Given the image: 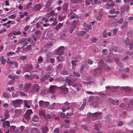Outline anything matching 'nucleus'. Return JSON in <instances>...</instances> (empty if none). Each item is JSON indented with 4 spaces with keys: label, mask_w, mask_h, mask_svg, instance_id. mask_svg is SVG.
<instances>
[{
    "label": "nucleus",
    "mask_w": 133,
    "mask_h": 133,
    "mask_svg": "<svg viewBox=\"0 0 133 133\" xmlns=\"http://www.w3.org/2000/svg\"><path fill=\"white\" fill-rule=\"evenodd\" d=\"M94 126L95 127V129L97 131V133H102V132L99 130L102 127L101 125L98 122L95 123Z\"/></svg>",
    "instance_id": "1"
},
{
    "label": "nucleus",
    "mask_w": 133,
    "mask_h": 133,
    "mask_svg": "<svg viewBox=\"0 0 133 133\" xmlns=\"http://www.w3.org/2000/svg\"><path fill=\"white\" fill-rule=\"evenodd\" d=\"M22 103V100L21 99H17L13 101L12 104L15 108L18 107Z\"/></svg>",
    "instance_id": "2"
},
{
    "label": "nucleus",
    "mask_w": 133,
    "mask_h": 133,
    "mask_svg": "<svg viewBox=\"0 0 133 133\" xmlns=\"http://www.w3.org/2000/svg\"><path fill=\"white\" fill-rule=\"evenodd\" d=\"M32 111L31 109L27 110L24 115V117L25 119L28 121L30 119V115L32 114Z\"/></svg>",
    "instance_id": "3"
},
{
    "label": "nucleus",
    "mask_w": 133,
    "mask_h": 133,
    "mask_svg": "<svg viewBox=\"0 0 133 133\" xmlns=\"http://www.w3.org/2000/svg\"><path fill=\"white\" fill-rule=\"evenodd\" d=\"M39 88V85L36 83L34 84L31 86V89L33 92H38Z\"/></svg>",
    "instance_id": "4"
},
{
    "label": "nucleus",
    "mask_w": 133,
    "mask_h": 133,
    "mask_svg": "<svg viewBox=\"0 0 133 133\" xmlns=\"http://www.w3.org/2000/svg\"><path fill=\"white\" fill-rule=\"evenodd\" d=\"M64 50V47L63 46H62L57 50L55 52V54L59 56L61 55L63 53V51Z\"/></svg>",
    "instance_id": "5"
},
{
    "label": "nucleus",
    "mask_w": 133,
    "mask_h": 133,
    "mask_svg": "<svg viewBox=\"0 0 133 133\" xmlns=\"http://www.w3.org/2000/svg\"><path fill=\"white\" fill-rule=\"evenodd\" d=\"M4 116V117H2V119H1V121H4L6 119L9 118V111L8 110H5Z\"/></svg>",
    "instance_id": "6"
},
{
    "label": "nucleus",
    "mask_w": 133,
    "mask_h": 133,
    "mask_svg": "<svg viewBox=\"0 0 133 133\" xmlns=\"http://www.w3.org/2000/svg\"><path fill=\"white\" fill-rule=\"evenodd\" d=\"M61 92L64 94H66L68 92V89L66 87L65 85L62 86L60 87Z\"/></svg>",
    "instance_id": "7"
},
{
    "label": "nucleus",
    "mask_w": 133,
    "mask_h": 133,
    "mask_svg": "<svg viewBox=\"0 0 133 133\" xmlns=\"http://www.w3.org/2000/svg\"><path fill=\"white\" fill-rule=\"evenodd\" d=\"M77 25V21L73 22L72 25L70 28V33L71 34L73 31L75 30Z\"/></svg>",
    "instance_id": "8"
},
{
    "label": "nucleus",
    "mask_w": 133,
    "mask_h": 133,
    "mask_svg": "<svg viewBox=\"0 0 133 133\" xmlns=\"http://www.w3.org/2000/svg\"><path fill=\"white\" fill-rule=\"evenodd\" d=\"M102 69L100 68H98L95 69L93 71V74L94 76L98 75V74H101L102 73Z\"/></svg>",
    "instance_id": "9"
},
{
    "label": "nucleus",
    "mask_w": 133,
    "mask_h": 133,
    "mask_svg": "<svg viewBox=\"0 0 133 133\" xmlns=\"http://www.w3.org/2000/svg\"><path fill=\"white\" fill-rule=\"evenodd\" d=\"M19 43L20 44H23L24 46H25L27 45L28 43L27 42V39L24 38L19 41Z\"/></svg>",
    "instance_id": "10"
},
{
    "label": "nucleus",
    "mask_w": 133,
    "mask_h": 133,
    "mask_svg": "<svg viewBox=\"0 0 133 133\" xmlns=\"http://www.w3.org/2000/svg\"><path fill=\"white\" fill-rule=\"evenodd\" d=\"M3 122L2 124V127L3 128H5L10 126V122L9 121H6Z\"/></svg>",
    "instance_id": "11"
},
{
    "label": "nucleus",
    "mask_w": 133,
    "mask_h": 133,
    "mask_svg": "<svg viewBox=\"0 0 133 133\" xmlns=\"http://www.w3.org/2000/svg\"><path fill=\"white\" fill-rule=\"evenodd\" d=\"M25 71L27 72H30L31 71L32 69V65L31 64H27L25 66Z\"/></svg>",
    "instance_id": "12"
},
{
    "label": "nucleus",
    "mask_w": 133,
    "mask_h": 133,
    "mask_svg": "<svg viewBox=\"0 0 133 133\" xmlns=\"http://www.w3.org/2000/svg\"><path fill=\"white\" fill-rule=\"evenodd\" d=\"M113 51L117 53L121 52L122 51V49L119 47H115L112 50Z\"/></svg>",
    "instance_id": "13"
},
{
    "label": "nucleus",
    "mask_w": 133,
    "mask_h": 133,
    "mask_svg": "<svg viewBox=\"0 0 133 133\" xmlns=\"http://www.w3.org/2000/svg\"><path fill=\"white\" fill-rule=\"evenodd\" d=\"M31 85V84L30 83L25 84L24 88L23 89L24 91V92L27 91Z\"/></svg>",
    "instance_id": "14"
},
{
    "label": "nucleus",
    "mask_w": 133,
    "mask_h": 133,
    "mask_svg": "<svg viewBox=\"0 0 133 133\" xmlns=\"http://www.w3.org/2000/svg\"><path fill=\"white\" fill-rule=\"evenodd\" d=\"M30 132L31 133H41L40 130L36 128H31Z\"/></svg>",
    "instance_id": "15"
},
{
    "label": "nucleus",
    "mask_w": 133,
    "mask_h": 133,
    "mask_svg": "<svg viewBox=\"0 0 133 133\" xmlns=\"http://www.w3.org/2000/svg\"><path fill=\"white\" fill-rule=\"evenodd\" d=\"M55 90V87L54 85H51L50 87L48 92L51 93H54Z\"/></svg>",
    "instance_id": "16"
},
{
    "label": "nucleus",
    "mask_w": 133,
    "mask_h": 133,
    "mask_svg": "<svg viewBox=\"0 0 133 133\" xmlns=\"http://www.w3.org/2000/svg\"><path fill=\"white\" fill-rule=\"evenodd\" d=\"M42 5L39 4L36 5L33 8L34 10L35 11H38L42 8Z\"/></svg>",
    "instance_id": "17"
},
{
    "label": "nucleus",
    "mask_w": 133,
    "mask_h": 133,
    "mask_svg": "<svg viewBox=\"0 0 133 133\" xmlns=\"http://www.w3.org/2000/svg\"><path fill=\"white\" fill-rule=\"evenodd\" d=\"M31 103V102L29 101L25 100L24 101L25 105L26 108H30Z\"/></svg>",
    "instance_id": "18"
},
{
    "label": "nucleus",
    "mask_w": 133,
    "mask_h": 133,
    "mask_svg": "<svg viewBox=\"0 0 133 133\" xmlns=\"http://www.w3.org/2000/svg\"><path fill=\"white\" fill-rule=\"evenodd\" d=\"M74 114V112L73 111V110L72 109H70L68 111V112H67L66 114V115L67 116V117H66L67 118H68V116H71Z\"/></svg>",
    "instance_id": "19"
},
{
    "label": "nucleus",
    "mask_w": 133,
    "mask_h": 133,
    "mask_svg": "<svg viewBox=\"0 0 133 133\" xmlns=\"http://www.w3.org/2000/svg\"><path fill=\"white\" fill-rule=\"evenodd\" d=\"M101 112H96L92 114V118L93 119H95L98 117L99 115H101Z\"/></svg>",
    "instance_id": "20"
},
{
    "label": "nucleus",
    "mask_w": 133,
    "mask_h": 133,
    "mask_svg": "<svg viewBox=\"0 0 133 133\" xmlns=\"http://www.w3.org/2000/svg\"><path fill=\"white\" fill-rule=\"evenodd\" d=\"M66 17V16L65 15L63 16H62L61 15H59L58 17V20L59 21L61 22L63 21Z\"/></svg>",
    "instance_id": "21"
},
{
    "label": "nucleus",
    "mask_w": 133,
    "mask_h": 133,
    "mask_svg": "<svg viewBox=\"0 0 133 133\" xmlns=\"http://www.w3.org/2000/svg\"><path fill=\"white\" fill-rule=\"evenodd\" d=\"M15 117H17L21 114V111L20 110H16L15 111Z\"/></svg>",
    "instance_id": "22"
},
{
    "label": "nucleus",
    "mask_w": 133,
    "mask_h": 133,
    "mask_svg": "<svg viewBox=\"0 0 133 133\" xmlns=\"http://www.w3.org/2000/svg\"><path fill=\"white\" fill-rule=\"evenodd\" d=\"M39 117L38 116L35 115L33 116L32 118V121L34 122H37L38 121Z\"/></svg>",
    "instance_id": "23"
},
{
    "label": "nucleus",
    "mask_w": 133,
    "mask_h": 133,
    "mask_svg": "<svg viewBox=\"0 0 133 133\" xmlns=\"http://www.w3.org/2000/svg\"><path fill=\"white\" fill-rule=\"evenodd\" d=\"M60 127L62 128H68L70 127V125L69 124H65L62 123L60 125Z\"/></svg>",
    "instance_id": "24"
},
{
    "label": "nucleus",
    "mask_w": 133,
    "mask_h": 133,
    "mask_svg": "<svg viewBox=\"0 0 133 133\" xmlns=\"http://www.w3.org/2000/svg\"><path fill=\"white\" fill-rule=\"evenodd\" d=\"M52 0H48L46 3L45 7L46 8L49 7L52 4Z\"/></svg>",
    "instance_id": "25"
},
{
    "label": "nucleus",
    "mask_w": 133,
    "mask_h": 133,
    "mask_svg": "<svg viewBox=\"0 0 133 133\" xmlns=\"http://www.w3.org/2000/svg\"><path fill=\"white\" fill-rule=\"evenodd\" d=\"M39 113V116H45V111L44 110L41 109L40 110Z\"/></svg>",
    "instance_id": "26"
},
{
    "label": "nucleus",
    "mask_w": 133,
    "mask_h": 133,
    "mask_svg": "<svg viewBox=\"0 0 133 133\" xmlns=\"http://www.w3.org/2000/svg\"><path fill=\"white\" fill-rule=\"evenodd\" d=\"M104 67L105 71L107 72H109L111 70V68L109 66V65L105 63V66Z\"/></svg>",
    "instance_id": "27"
},
{
    "label": "nucleus",
    "mask_w": 133,
    "mask_h": 133,
    "mask_svg": "<svg viewBox=\"0 0 133 133\" xmlns=\"http://www.w3.org/2000/svg\"><path fill=\"white\" fill-rule=\"evenodd\" d=\"M86 33V32L84 31H82L79 32L77 33V35L79 36H83Z\"/></svg>",
    "instance_id": "28"
},
{
    "label": "nucleus",
    "mask_w": 133,
    "mask_h": 133,
    "mask_svg": "<svg viewBox=\"0 0 133 133\" xmlns=\"http://www.w3.org/2000/svg\"><path fill=\"white\" fill-rule=\"evenodd\" d=\"M4 56H2L0 58V59L1 60V63L3 65L6 62V60L4 58Z\"/></svg>",
    "instance_id": "29"
},
{
    "label": "nucleus",
    "mask_w": 133,
    "mask_h": 133,
    "mask_svg": "<svg viewBox=\"0 0 133 133\" xmlns=\"http://www.w3.org/2000/svg\"><path fill=\"white\" fill-rule=\"evenodd\" d=\"M63 66V65L62 63H59L58 65L56 67L57 70H60L62 69Z\"/></svg>",
    "instance_id": "30"
},
{
    "label": "nucleus",
    "mask_w": 133,
    "mask_h": 133,
    "mask_svg": "<svg viewBox=\"0 0 133 133\" xmlns=\"http://www.w3.org/2000/svg\"><path fill=\"white\" fill-rule=\"evenodd\" d=\"M75 58H74V60H72L71 62V63L72 65V68L74 69L75 68H74V66H75L76 65V62L78 61V60H75L74 59Z\"/></svg>",
    "instance_id": "31"
},
{
    "label": "nucleus",
    "mask_w": 133,
    "mask_h": 133,
    "mask_svg": "<svg viewBox=\"0 0 133 133\" xmlns=\"http://www.w3.org/2000/svg\"><path fill=\"white\" fill-rule=\"evenodd\" d=\"M63 23H59L55 27V29L57 31H58L59 29L62 26Z\"/></svg>",
    "instance_id": "32"
},
{
    "label": "nucleus",
    "mask_w": 133,
    "mask_h": 133,
    "mask_svg": "<svg viewBox=\"0 0 133 133\" xmlns=\"http://www.w3.org/2000/svg\"><path fill=\"white\" fill-rule=\"evenodd\" d=\"M129 7L127 5H126L124 6H123L121 8V9H123L124 10L128 11L129 10Z\"/></svg>",
    "instance_id": "33"
},
{
    "label": "nucleus",
    "mask_w": 133,
    "mask_h": 133,
    "mask_svg": "<svg viewBox=\"0 0 133 133\" xmlns=\"http://www.w3.org/2000/svg\"><path fill=\"white\" fill-rule=\"evenodd\" d=\"M41 131L42 133H46L48 131V128L46 127H45L42 129Z\"/></svg>",
    "instance_id": "34"
},
{
    "label": "nucleus",
    "mask_w": 133,
    "mask_h": 133,
    "mask_svg": "<svg viewBox=\"0 0 133 133\" xmlns=\"http://www.w3.org/2000/svg\"><path fill=\"white\" fill-rule=\"evenodd\" d=\"M103 60H101L98 63V66L99 67H101L103 65Z\"/></svg>",
    "instance_id": "35"
},
{
    "label": "nucleus",
    "mask_w": 133,
    "mask_h": 133,
    "mask_svg": "<svg viewBox=\"0 0 133 133\" xmlns=\"http://www.w3.org/2000/svg\"><path fill=\"white\" fill-rule=\"evenodd\" d=\"M129 40L130 39L129 37H127L126 40L125 42V43L127 46H128L129 45Z\"/></svg>",
    "instance_id": "36"
},
{
    "label": "nucleus",
    "mask_w": 133,
    "mask_h": 133,
    "mask_svg": "<svg viewBox=\"0 0 133 133\" xmlns=\"http://www.w3.org/2000/svg\"><path fill=\"white\" fill-rule=\"evenodd\" d=\"M21 32L19 31L17 32L14 31L12 33V34L14 35H21Z\"/></svg>",
    "instance_id": "37"
},
{
    "label": "nucleus",
    "mask_w": 133,
    "mask_h": 133,
    "mask_svg": "<svg viewBox=\"0 0 133 133\" xmlns=\"http://www.w3.org/2000/svg\"><path fill=\"white\" fill-rule=\"evenodd\" d=\"M72 86L74 87H82L81 84L79 83H75L73 84Z\"/></svg>",
    "instance_id": "38"
},
{
    "label": "nucleus",
    "mask_w": 133,
    "mask_h": 133,
    "mask_svg": "<svg viewBox=\"0 0 133 133\" xmlns=\"http://www.w3.org/2000/svg\"><path fill=\"white\" fill-rule=\"evenodd\" d=\"M29 80H31L33 79L35 77L34 74H31L29 75Z\"/></svg>",
    "instance_id": "39"
},
{
    "label": "nucleus",
    "mask_w": 133,
    "mask_h": 133,
    "mask_svg": "<svg viewBox=\"0 0 133 133\" xmlns=\"http://www.w3.org/2000/svg\"><path fill=\"white\" fill-rule=\"evenodd\" d=\"M32 0H30V2H31L29 3L28 4L26 5V8L27 9H29V8L31 6L32 4Z\"/></svg>",
    "instance_id": "40"
},
{
    "label": "nucleus",
    "mask_w": 133,
    "mask_h": 133,
    "mask_svg": "<svg viewBox=\"0 0 133 133\" xmlns=\"http://www.w3.org/2000/svg\"><path fill=\"white\" fill-rule=\"evenodd\" d=\"M44 102L42 100L40 101L39 102V105L40 107H43L44 105Z\"/></svg>",
    "instance_id": "41"
},
{
    "label": "nucleus",
    "mask_w": 133,
    "mask_h": 133,
    "mask_svg": "<svg viewBox=\"0 0 133 133\" xmlns=\"http://www.w3.org/2000/svg\"><path fill=\"white\" fill-rule=\"evenodd\" d=\"M92 50L94 53H96L98 51L97 48L95 46L92 47Z\"/></svg>",
    "instance_id": "42"
},
{
    "label": "nucleus",
    "mask_w": 133,
    "mask_h": 133,
    "mask_svg": "<svg viewBox=\"0 0 133 133\" xmlns=\"http://www.w3.org/2000/svg\"><path fill=\"white\" fill-rule=\"evenodd\" d=\"M16 128V127L14 126H11L10 127V131L14 132L15 129Z\"/></svg>",
    "instance_id": "43"
},
{
    "label": "nucleus",
    "mask_w": 133,
    "mask_h": 133,
    "mask_svg": "<svg viewBox=\"0 0 133 133\" xmlns=\"http://www.w3.org/2000/svg\"><path fill=\"white\" fill-rule=\"evenodd\" d=\"M97 40L98 39L97 38L95 37H93L91 39V42L92 43H95V42H97Z\"/></svg>",
    "instance_id": "44"
},
{
    "label": "nucleus",
    "mask_w": 133,
    "mask_h": 133,
    "mask_svg": "<svg viewBox=\"0 0 133 133\" xmlns=\"http://www.w3.org/2000/svg\"><path fill=\"white\" fill-rule=\"evenodd\" d=\"M90 37V35L88 34H87L86 33L84 35V38L86 39H88Z\"/></svg>",
    "instance_id": "45"
},
{
    "label": "nucleus",
    "mask_w": 133,
    "mask_h": 133,
    "mask_svg": "<svg viewBox=\"0 0 133 133\" xmlns=\"http://www.w3.org/2000/svg\"><path fill=\"white\" fill-rule=\"evenodd\" d=\"M130 104L132 105H133V99H132L130 100V104H128V107L130 108H131L132 107L130 106Z\"/></svg>",
    "instance_id": "46"
},
{
    "label": "nucleus",
    "mask_w": 133,
    "mask_h": 133,
    "mask_svg": "<svg viewBox=\"0 0 133 133\" xmlns=\"http://www.w3.org/2000/svg\"><path fill=\"white\" fill-rule=\"evenodd\" d=\"M94 99V96H91L89 98L88 102H90L92 101Z\"/></svg>",
    "instance_id": "47"
},
{
    "label": "nucleus",
    "mask_w": 133,
    "mask_h": 133,
    "mask_svg": "<svg viewBox=\"0 0 133 133\" xmlns=\"http://www.w3.org/2000/svg\"><path fill=\"white\" fill-rule=\"evenodd\" d=\"M73 74H74V76H76L77 77H79L80 76V74L79 73L76 72H73Z\"/></svg>",
    "instance_id": "48"
},
{
    "label": "nucleus",
    "mask_w": 133,
    "mask_h": 133,
    "mask_svg": "<svg viewBox=\"0 0 133 133\" xmlns=\"http://www.w3.org/2000/svg\"><path fill=\"white\" fill-rule=\"evenodd\" d=\"M7 59L8 60V61L6 62L7 63H8L9 64H13V62L11 61L9 57H8L7 58Z\"/></svg>",
    "instance_id": "49"
},
{
    "label": "nucleus",
    "mask_w": 133,
    "mask_h": 133,
    "mask_svg": "<svg viewBox=\"0 0 133 133\" xmlns=\"http://www.w3.org/2000/svg\"><path fill=\"white\" fill-rule=\"evenodd\" d=\"M106 31V30H105L103 33V36L105 38H106L107 37Z\"/></svg>",
    "instance_id": "50"
},
{
    "label": "nucleus",
    "mask_w": 133,
    "mask_h": 133,
    "mask_svg": "<svg viewBox=\"0 0 133 133\" xmlns=\"http://www.w3.org/2000/svg\"><path fill=\"white\" fill-rule=\"evenodd\" d=\"M108 52V50L107 49H104L102 51L103 54L105 55L107 54Z\"/></svg>",
    "instance_id": "51"
},
{
    "label": "nucleus",
    "mask_w": 133,
    "mask_h": 133,
    "mask_svg": "<svg viewBox=\"0 0 133 133\" xmlns=\"http://www.w3.org/2000/svg\"><path fill=\"white\" fill-rule=\"evenodd\" d=\"M133 48V42H131L129 44V48L131 50Z\"/></svg>",
    "instance_id": "52"
},
{
    "label": "nucleus",
    "mask_w": 133,
    "mask_h": 133,
    "mask_svg": "<svg viewBox=\"0 0 133 133\" xmlns=\"http://www.w3.org/2000/svg\"><path fill=\"white\" fill-rule=\"evenodd\" d=\"M99 13L100 16H102L103 15V9H101L100 10Z\"/></svg>",
    "instance_id": "53"
},
{
    "label": "nucleus",
    "mask_w": 133,
    "mask_h": 133,
    "mask_svg": "<svg viewBox=\"0 0 133 133\" xmlns=\"http://www.w3.org/2000/svg\"><path fill=\"white\" fill-rule=\"evenodd\" d=\"M66 80L68 81V84L69 86H71V81L69 79V78H67L66 79Z\"/></svg>",
    "instance_id": "54"
},
{
    "label": "nucleus",
    "mask_w": 133,
    "mask_h": 133,
    "mask_svg": "<svg viewBox=\"0 0 133 133\" xmlns=\"http://www.w3.org/2000/svg\"><path fill=\"white\" fill-rule=\"evenodd\" d=\"M31 45H28L27 47L26 48V49L27 51L30 50L32 49L31 48Z\"/></svg>",
    "instance_id": "55"
},
{
    "label": "nucleus",
    "mask_w": 133,
    "mask_h": 133,
    "mask_svg": "<svg viewBox=\"0 0 133 133\" xmlns=\"http://www.w3.org/2000/svg\"><path fill=\"white\" fill-rule=\"evenodd\" d=\"M81 126L82 128L84 130H88V127L86 126L82 125Z\"/></svg>",
    "instance_id": "56"
},
{
    "label": "nucleus",
    "mask_w": 133,
    "mask_h": 133,
    "mask_svg": "<svg viewBox=\"0 0 133 133\" xmlns=\"http://www.w3.org/2000/svg\"><path fill=\"white\" fill-rule=\"evenodd\" d=\"M85 105L83 104L82 106L79 108V109L80 110H83L84 108Z\"/></svg>",
    "instance_id": "57"
},
{
    "label": "nucleus",
    "mask_w": 133,
    "mask_h": 133,
    "mask_svg": "<svg viewBox=\"0 0 133 133\" xmlns=\"http://www.w3.org/2000/svg\"><path fill=\"white\" fill-rule=\"evenodd\" d=\"M27 58V56L25 55L23 56L20 57V59L22 60H24L26 59Z\"/></svg>",
    "instance_id": "58"
},
{
    "label": "nucleus",
    "mask_w": 133,
    "mask_h": 133,
    "mask_svg": "<svg viewBox=\"0 0 133 133\" xmlns=\"http://www.w3.org/2000/svg\"><path fill=\"white\" fill-rule=\"evenodd\" d=\"M68 5L66 4H64L63 6V9L64 10H65L67 8Z\"/></svg>",
    "instance_id": "59"
},
{
    "label": "nucleus",
    "mask_w": 133,
    "mask_h": 133,
    "mask_svg": "<svg viewBox=\"0 0 133 133\" xmlns=\"http://www.w3.org/2000/svg\"><path fill=\"white\" fill-rule=\"evenodd\" d=\"M55 103H52L50 107V109H53L54 108V107L55 105Z\"/></svg>",
    "instance_id": "60"
},
{
    "label": "nucleus",
    "mask_w": 133,
    "mask_h": 133,
    "mask_svg": "<svg viewBox=\"0 0 133 133\" xmlns=\"http://www.w3.org/2000/svg\"><path fill=\"white\" fill-rule=\"evenodd\" d=\"M16 17V15L14 14H12L9 16V18L11 19H15Z\"/></svg>",
    "instance_id": "61"
},
{
    "label": "nucleus",
    "mask_w": 133,
    "mask_h": 133,
    "mask_svg": "<svg viewBox=\"0 0 133 133\" xmlns=\"http://www.w3.org/2000/svg\"><path fill=\"white\" fill-rule=\"evenodd\" d=\"M38 62H39L40 63L43 61V58L41 56H40L38 57Z\"/></svg>",
    "instance_id": "62"
},
{
    "label": "nucleus",
    "mask_w": 133,
    "mask_h": 133,
    "mask_svg": "<svg viewBox=\"0 0 133 133\" xmlns=\"http://www.w3.org/2000/svg\"><path fill=\"white\" fill-rule=\"evenodd\" d=\"M108 101L109 102L113 104L114 103V100L112 98H109L108 99Z\"/></svg>",
    "instance_id": "63"
},
{
    "label": "nucleus",
    "mask_w": 133,
    "mask_h": 133,
    "mask_svg": "<svg viewBox=\"0 0 133 133\" xmlns=\"http://www.w3.org/2000/svg\"><path fill=\"white\" fill-rule=\"evenodd\" d=\"M13 64H14L16 67H17L18 66L17 62L15 61H13Z\"/></svg>",
    "instance_id": "64"
}]
</instances>
